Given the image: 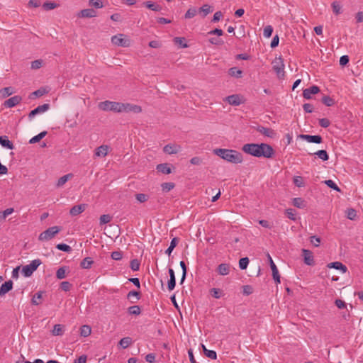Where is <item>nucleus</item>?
Instances as JSON below:
<instances>
[{"label": "nucleus", "mask_w": 363, "mask_h": 363, "mask_svg": "<svg viewBox=\"0 0 363 363\" xmlns=\"http://www.w3.org/2000/svg\"><path fill=\"white\" fill-rule=\"evenodd\" d=\"M242 150L252 156L257 157H265L267 159L273 157L275 154V152L273 147L267 143H247L245 144Z\"/></svg>", "instance_id": "nucleus-1"}, {"label": "nucleus", "mask_w": 363, "mask_h": 363, "mask_svg": "<svg viewBox=\"0 0 363 363\" xmlns=\"http://www.w3.org/2000/svg\"><path fill=\"white\" fill-rule=\"evenodd\" d=\"M213 152L216 155L230 163L240 164L243 161L242 155L235 150L217 148Z\"/></svg>", "instance_id": "nucleus-2"}, {"label": "nucleus", "mask_w": 363, "mask_h": 363, "mask_svg": "<svg viewBox=\"0 0 363 363\" xmlns=\"http://www.w3.org/2000/svg\"><path fill=\"white\" fill-rule=\"evenodd\" d=\"M99 108L104 111H113L114 113H121V102L104 101L100 102L98 105Z\"/></svg>", "instance_id": "nucleus-3"}, {"label": "nucleus", "mask_w": 363, "mask_h": 363, "mask_svg": "<svg viewBox=\"0 0 363 363\" xmlns=\"http://www.w3.org/2000/svg\"><path fill=\"white\" fill-rule=\"evenodd\" d=\"M60 230L61 228L59 226L50 227L40 234L38 240L40 241L50 240L52 239Z\"/></svg>", "instance_id": "nucleus-4"}, {"label": "nucleus", "mask_w": 363, "mask_h": 363, "mask_svg": "<svg viewBox=\"0 0 363 363\" xmlns=\"http://www.w3.org/2000/svg\"><path fill=\"white\" fill-rule=\"evenodd\" d=\"M42 264L40 259H36L30 262V264L25 265L22 268V273L26 277H30L37 268Z\"/></svg>", "instance_id": "nucleus-5"}, {"label": "nucleus", "mask_w": 363, "mask_h": 363, "mask_svg": "<svg viewBox=\"0 0 363 363\" xmlns=\"http://www.w3.org/2000/svg\"><path fill=\"white\" fill-rule=\"evenodd\" d=\"M273 70L277 73V77L281 79L284 77V64L281 57H276L272 62Z\"/></svg>", "instance_id": "nucleus-6"}, {"label": "nucleus", "mask_w": 363, "mask_h": 363, "mask_svg": "<svg viewBox=\"0 0 363 363\" xmlns=\"http://www.w3.org/2000/svg\"><path fill=\"white\" fill-rule=\"evenodd\" d=\"M140 112H142L140 106L130 103H121V113H139Z\"/></svg>", "instance_id": "nucleus-7"}, {"label": "nucleus", "mask_w": 363, "mask_h": 363, "mask_svg": "<svg viewBox=\"0 0 363 363\" xmlns=\"http://www.w3.org/2000/svg\"><path fill=\"white\" fill-rule=\"evenodd\" d=\"M111 43L115 45L123 48H126L130 45L129 39L126 38L123 34H118L112 36Z\"/></svg>", "instance_id": "nucleus-8"}, {"label": "nucleus", "mask_w": 363, "mask_h": 363, "mask_svg": "<svg viewBox=\"0 0 363 363\" xmlns=\"http://www.w3.org/2000/svg\"><path fill=\"white\" fill-rule=\"evenodd\" d=\"M50 108V105L48 104H44L43 105L38 106L35 109L32 110L28 114V118L31 120L35 116L39 113H44L47 111Z\"/></svg>", "instance_id": "nucleus-9"}, {"label": "nucleus", "mask_w": 363, "mask_h": 363, "mask_svg": "<svg viewBox=\"0 0 363 363\" xmlns=\"http://www.w3.org/2000/svg\"><path fill=\"white\" fill-rule=\"evenodd\" d=\"M255 128L257 130V131H258L261 134H262L264 136H267L268 138H273L276 135L275 131L272 128H265V127H263L261 125H258V126L255 127Z\"/></svg>", "instance_id": "nucleus-10"}, {"label": "nucleus", "mask_w": 363, "mask_h": 363, "mask_svg": "<svg viewBox=\"0 0 363 363\" xmlns=\"http://www.w3.org/2000/svg\"><path fill=\"white\" fill-rule=\"evenodd\" d=\"M300 138L306 140L308 143H321L323 142V138L320 135H304L301 134L298 136Z\"/></svg>", "instance_id": "nucleus-11"}, {"label": "nucleus", "mask_w": 363, "mask_h": 363, "mask_svg": "<svg viewBox=\"0 0 363 363\" xmlns=\"http://www.w3.org/2000/svg\"><path fill=\"white\" fill-rule=\"evenodd\" d=\"M22 100V97L20 96H14L4 102V106L6 108H12L18 105Z\"/></svg>", "instance_id": "nucleus-12"}, {"label": "nucleus", "mask_w": 363, "mask_h": 363, "mask_svg": "<svg viewBox=\"0 0 363 363\" xmlns=\"http://www.w3.org/2000/svg\"><path fill=\"white\" fill-rule=\"evenodd\" d=\"M181 150V146L177 144H167L163 147V151L169 155L177 154Z\"/></svg>", "instance_id": "nucleus-13"}, {"label": "nucleus", "mask_w": 363, "mask_h": 363, "mask_svg": "<svg viewBox=\"0 0 363 363\" xmlns=\"http://www.w3.org/2000/svg\"><path fill=\"white\" fill-rule=\"evenodd\" d=\"M225 101L232 106H239L242 103V97L238 94L228 96L225 99Z\"/></svg>", "instance_id": "nucleus-14"}, {"label": "nucleus", "mask_w": 363, "mask_h": 363, "mask_svg": "<svg viewBox=\"0 0 363 363\" xmlns=\"http://www.w3.org/2000/svg\"><path fill=\"white\" fill-rule=\"evenodd\" d=\"M302 253L304 257V262L306 264L309 266H313L315 264L313 255L311 251L303 249Z\"/></svg>", "instance_id": "nucleus-15"}, {"label": "nucleus", "mask_w": 363, "mask_h": 363, "mask_svg": "<svg viewBox=\"0 0 363 363\" xmlns=\"http://www.w3.org/2000/svg\"><path fill=\"white\" fill-rule=\"evenodd\" d=\"M109 147L106 145H102L95 149L94 157H104L108 155Z\"/></svg>", "instance_id": "nucleus-16"}, {"label": "nucleus", "mask_w": 363, "mask_h": 363, "mask_svg": "<svg viewBox=\"0 0 363 363\" xmlns=\"http://www.w3.org/2000/svg\"><path fill=\"white\" fill-rule=\"evenodd\" d=\"M320 91V89L317 86H312L308 89H306L303 91V96L306 99H310L312 94H318Z\"/></svg>", "instance_id": "nucleus-17"}, {"label": "nucleus", "mask_w": 363, "mask_h": 363, "mask_svg": "<svg viewBox=\"0 0 363 363\" xmlns=\"http://www.w3.org/2000/svg\"><path fill=\"white\" fill-rule=\"evenodd\" d=\"M12 289L13 281L11 280L5 281L0 287V296L2 297L5 296V294L10 291Z\"/></svg>", "instance_id": "nucleus-18"}, {"label": "nucleus", "mask_w": 363, "mask_h": 363, "mask_svg": "<svg viewBox=\"0 0 363 363\" xmlns=\"http://www.w3.org/2000/svg\"><path fill=\"white\" fill-rule=\"evenodd\" d=\"M0 145L9 150L14 149L13 143L9 140V138L6 135L0 136Z\"/></svg>", "instance_id": "nucleus-19"}, {"label": "nucleus", "mask_w": 363, "mask_h": 363, "mask_svg": "<svg viewBox=\"0 0 363 363\" xmlns=\"http://www.w3.org/2000/svg\"><path fill=\"white\" fill-rule=\"evenodd\" d=\"M328 268H334L335 269L340 270L343 274L346 273L347 268L340 262H333L328 264Z\"/></svg>", "instance_id": "nucleus-20"}, {"label": "nucleus", "mask_w": 363, "mask_h": 363, "mask_svg": "<svg viewBox=\"0 0 363 363\" xmlns=\"http://www.w3.org/2000/svg\"><path fill=\"white\" fill-rule=\"evenodd\" d=\"M143 5L153 11H160L162 9V7L160 4L150 1H144Z\"/></svg>", "instance_id": "nucleus-21"}, {"label": "nucleus", "mask_w": 363, "mask_h": 363, "mask_svg": "<svg viewBox=\"0 0 363 363\" xmlns=\"http://www.w3.org/2000/svg\"><path fill=\"white\" fill-rule=\"evenodd\" d=\"M79 16L82 18H93L96 16V12L92 9H86L80 11Z\"/></svg>", "instance_id": "nucleus-22"}, {"label": "nucleus", "mask_w": 363, "mask_h": 363, "mask_svg": "<svg viewBox=\"0 0 363 363\" xmlns=\"http://www.w3.org/2000/svg\"><path fill=\"white\" fill-rule=\"evenodd\" d=\"M217 272L220 275H228L230 272V266L228 264L222 263L217 267Z\"/></svg>", "instance_id": "nucleus-23"}, {"label": "nucleus", "mask_w": 363, "mask_h": 363, "mask_svg": "<svg viewBox=\"0 0 363 363\" xmlns=\"http://www.w3.org/2000/svg\"><path fill=\"white\" fill-rule=\"evenodd\" d=\"M85 210V205L80 204L74 206L69 211V213L72 216H75L81 213H82Z\"/></svg>", "instance_id": "nucleus-24"}, {"label": "nucleus", "mask_w": 363, "mask_h": 363, "mask_svg": "<svg viewBox=\"0 0 363 363\" xmlns=\"http://www.w3.org/2000/svg\"><path fill=\"white\" fill-rule=\"evenodd\" d=\"M157 170L165 174H169L172 172V169L167 163L158 164L157 166Z\"/></svg>", "instance_id": "nucleus-25"}, {"label": "nucleus", "mask_w": 363, "mask_h": 363, "mask_svg": "<svg viewBox=\"0 0 363 363\" xmlns=\"http://www.w3.org/2000/svg\"><path fill=\"white\" fill-rule=\"evenodd\" d=\"M47 93H48V90L45 88L41 87V88L38 89V90L32 92L30 95V98L34 99V98L41 97Z\"/></svg>", "instance_id": "nucleus-26"}, {"label": "nucleus", "mask_w": 363, "mask_h": 363, "mask_svg": "<svg viewBox=\"0 0 363 363\" xmlns=\"http://www.w3.org/2000/svg\"><path fill=\"white\" fill-rule=\"evenodd\" d=\"M42 294L43 291H38L35 294L31 299V303L33 305L38 306L42 303Z\"/></svg>", "instance_id": "nucleus-27"}, {"label": "nucleus", "mask_w": 363, "mask_h": 363, "mask_svg": "<svg viewBox=\"0 0 363 363\" xmlns=\"http://www.w3.org/2000/svg\"><path fill=\"white\" fill-rule=\"evenodd\" d=\"M213 11L212 7L208 4H204L200 9L199 12L202 13V16L205 17Z\"/></svg>", "instance_id": "nucleus-28"}, {"label": "nucleus", "mask_w": 363, "mask_h": 363, "mask_svg": "<svg viewBox=\"0 0 363 363\" xmlns=\"http://www.w3.org/2000/svg\"><path fill=\"white\" fill-rule=\"evenodd\" d=\"M91 333V328L88 325H84L80 328V335L82 337H86L90 335Z\"/></svg>", "instance_id": "nucleus-29"}, {"label": "nucleus", "mask_w": 363, "mask_h": 363, "mask_svg": "<svg viewBox=\"0 0 363 363\" xmlns=\"http://www.w3.org/2000/svg\"><path fill=\"white\" fill-rule=\"evenodd\" d=\"M179 241V240L178 238H174L170 242V245L166 250L165 253L167 254L169 256H170L174 248L178 245Z\"/></svg>", "instance_id": "nucleus-30"}, {"label": "nucleus", "mask_w": 363, "mask_h": 363, "mask_svg": "<svg viewBox=\"0 0 363 363\" xmlns=\"http://www.w3.org/2000/svg\"><path fill=\"white\" fill-rule=\"evenodd\" d=\"M94 261L91 257H86L80 263V267L82 269H89L91 268Z\"/></svg>", "instance_id": "nucleus-31"}, {"label": "nucleus", "mask_w": 363, "mask_h": 363, "mask_svg": "<svg viewBox=\"0 0 363 363\" xmlns=\"http://www.w3.org/2000/svg\"><path fill=\"white\" fill-rule=\"evenodd\" d=\"M242 70L238 69L235 67H231L228 70L229 75H230L231 77H236V78L242 77Z\"/></svg>", "instance_id": "nucleus-32"}, {"label": "nucleus", "mask_w": 363, "mask_h": 363, "mask_svg": "<svg viewBox=\"0 0 363 363\" xmlns=\"http://www.w3.org/2000/svg\"><path fill=\"white\" fill-rule=\"evenodd\" d=\"M131 343L132 339L130 337H123L119 341V345L123 349L128 347Z\"/></svg>", "instance_id": "nucleus-33"}, {"label": "nucleus", "mask_w": 363, "mask_h": 363, "mask_svg": "<svg viewBox=\"0 0 363 363\" xmlns=\"http://www.w3.org/2000/svg\"><path fill=\"white\" fill-rule=\"evenodd\" d=\"M47 135V131H43L38 134L37 135L33 137L30 140V144H34L38 142H39L40 140H42L45 135Z\"/></svg>", "instance_id": "nucleus-34"}, {"label": "nucleus", "mask_w": 363, "mask_h": 363, "mask_svg": "<svg viewBox=\"0 0 363 363\" xmlns=\"http://www.w3.org/2000/svg\"><path fill=\"white\" fill-rule=\"evenodd\" d=\"M293 205L299 208H303L306 207L305 201L302 198H294L293 199Z\"/></svg>", "instance_id": "nucleus-35"}, {"label": "nucleus", "mask_w": 363, "mask_h": 363, "mask_svg": "<svg viewBox=\"0 0 363 363\" xmlns=\"http://www.w3.org/2000/svg\"><path fill=\"white\" fill-rule=\"evenodd\" d=\"M173 40L175 44L179 45L182 48H188V45L186 43V39L184 38L175 37Z\"/></svg>", "instance_id": "nucleus-36"}, {"label": "nucleus", "mask_w": 363, "mask_h": 363, "mask_svg": "<svg viewBox=\"0 0 363 363\" xmlns=\"http://www.w3.org/2000/svg\"><path fill=\"white\" fill-rule=\"evenodd\" d=\"M72 177V174H67L62 176V177H60L58 179V181L57 182V187L62 186L68 181V179Z\"/></svg>", "instance_id": "nucleus-37"}, {"label": "nucleus", "mask_w": 363, "mask_h": 363, "mask_svg": "<svg viewBox=\"0 0 363 363\" xmlns=\"http://www.w3.org/2000/svg\"><path fill=\"white\" fill-rule=\"evenodd\" d=\"M202 345L204 354H206V357H208V358H210L211 359H216L217 354L215 351L207 350L203 345Z\"/></svg>", "instance_id": "nucleus-38"}, {"label": "nucleus", "mask_w": 363, "mask_h": 363, "mask_svg": "<svg viewBox=\"0 0 363 363\" xmlns=\"http://www.w3.org/2000/svg\"><path fill=\"white\" fill-rule=\"evenodd\" d=\"M63 325L60 324H56L53 327V330L52 331V333L53 335H62L63 334L64 330H63Z\"/></svg>", "instance_id": "nucleus-39"}, {"label": "nucleus", "mask_w": 363, "mask_h": 363, "mask_svg": "<svg viewBox=\"0 0 363 363\" xmlns=\"http://www.w3.org/2000/svg\"><path fill=\"white\" fill-rule=\"evenodd\" d=\"M13 93V88L11 86L5 87L0 90V94H1L2 98H6L9 96Z\"/></svg>", "instance_id": "nucleus-40"}, {"label": "nucleus", "mask_w": 363, "mask_h": 363, "mask_svg": "<svg viewBox=\"0 0 363 363\" xmlns=\"http://www.w3.org/2000/svg\"><path fill=\"white\" fill-rule=\"evenodd\" d=\"M315 155H317L320 159L323 161H327L329 159V156L328 152L324 150H320L314 153Z\"/></svg>", "instance_id": "nucleus-41"}, {"label": "nucleus", "mask_w": 363, "mask_h": 363, "mask_svg": "<svg viewBox=\"0 0 363 363\" xmlns=\"http://www.w3.org/2000/svg\"><path fill=\"white\" fill-rule=\"evenodd\" d=\"M66 267H62L57 270L56 277L58 279H62L66 277Z\"/></svg>", "instance_id": "nucleus-42"}, {"label": "nucleus", "mask_w": 363, "mask_h": 363, "mask_svg": "<svg viewBox=\"0 0 363 363\" xmlns=\"http://www.w3.org/2000/svg\"><path fill=\"white\" fill-rule=\"evenodd\" d=\"M174 183L173 182H164L161 184V187L163 191L168 192L174 188Z\"/></svg>", "instance_id": "nucleus-43"}, {"label": "nucleus", "mask_w": 363, "mask_h": 363, "mask_svg": "<svg viewBox=\"0 0 363 363\" xmlns=\"http://www.w3.org/2000/svg\"><path fill=\"white\" fill-rule=\"evenodd\" d=\"M128 311L131 315H139L141 313L140 307L138 305L133 306L128 308Z\"/></svg>", "instance_id": "nucleus-44"}, {"label": "nucleus", "mask_w": 363, "mask_h": 363, "mask_svg": "<svg viewBox=\"0 0 363 363\" xmlns=\"http://www.w3.org/2000/svg\"><path fill=\"white\" fill-rule=\"evenodd\" d=\"M58 5L55 2L46 1L43 4V8L46 10H52L57 8Z\"/></svg>", "instance_id": "nucleus-45"}, {"label": "nucleus", "mask_w": 363, "mask_h": 363, "mask_svg": "<svg viewBox=\"0 0 363 363\" xmlns=\"http://www.w3.org/2000/svg\"><path fill=\"white\" fill-rule=\"evenodd\" d=\"M322 102L327 106H332L335 104V101L329 96H324L322 98Z\"/></svg>", "instance_id": "nucleus-46"}, {"label": "nucleus", "mask_w": 363, "mask_h": 363, "mask_svg": "<svg viewBox=\"0 0 363 363\" xmlns=\"http://www.w3.org/2000/svg\"><path fill=\"white\" fill-rule=\"evenodd\" d=\"M56 247L59 250H61V251H63V252H69L72 251V247L70 246H69L68 245L65 244V243L57 244Z\"/></svg>", "instance_id": "nucleus-47"}, {"label": "nucleus", "mask_w": 363, "mask_h": 363, "mask_svg": "<svg viewBox=\"0 0 363 363\" xmlns=\"http://www.w3.org/2000/svg\"><path fill=\"white\" fill-rule=\"evenodd\" d=\"M324 183L330 188L340 192V189L338 187V186L331 179L325 180Z\"/></svg>", "instance_id": "nucleus-48"}, {"label": "nucleus", "mask_w": 363, "mask_h": 363, "mask_svg": "<svg viewBox=\"0 0 363 363\" xmlns=\"http://www.w3.org/2000/svg\"><path fill=\"white\" fill-rule=\"evenodd\" d=\"M89 5L96 9H101L104 6L101 0H89Z\"/></svg>", "instance_id": "nucleus-49"}, {"label": "nucleus", "mask_w": 363, "mask_h": 363, "mask_svg": "<svg viewBox=\"0 0 363 363\" xmlns=\"http://www.w3.org/2000/svg\"><path fill=\"white\" fill-rule=\"evenodd\" d=\"M347 218L350 220H355L357 218V211L354 208L347 209Z\"/></svg>", "instance_id": "nucleus-50"}, {"label": "nucleus", "mask_w": 363, "mask_h": 363, "mask_svg": "<svg viewBox=\"0 0 363 363\" xmlns=\"http://www.w3.org/2000/svg\"><path fill=\"white\" fill-rule=\"evenodd\" d=\"M249 259L248 257H243V258H241L240 260H239V267L241 269H245L247 267V265L249 264Z\"/></svg>", "instance_id": "nucleus-51"}, {"label": "nucleus", "mask_w": 363, "mask_h": 363, "mask_svg": "<svg viewBox=\"0 0 363 363\" xmlns=\"http://www.w3.org/2000/svg\"><path fill=\"white\" fill-rule=\"evenodd\" d=\"M197 13L196 8H190L185 13V18H191L194 17Z\"/></svg>", "instance_id": "nucleus-52"}, {"label": "nucleus", "mask_w": 363, "mask_h": 363, "mask_svg": "<svg viewBox=\"0 0 363 363\" xmlns=\"http://www.w3.org/2000/svg\"><path fill=\"white\" fill-rule=\"evenodd\" d=\"M273 32V28L272 26H267L264 28L263 35L265 38L271 37Z\"/></svg>", "instance_id": "nucleus-53"}, {"label": "nucleus", "mask_w": 363, "mask_h": 363, "mask_svg": "<svg viewBox=\"0 0 363 363\" xmlns=\"http://www.w3.org/2000/svg\"><path fill=\"white\" fill-rule=\"evenodd\" d=\"M267 257H268V259H269L270 268H271V269L272 271V274H274V273L278 272H279L278 269H277L276 264H274V262H273L272 258V257L270 256V255L269 253L267 254Z\"/></svg>", "instance_id": "nucleus-54"}, {"label": "nucleus", "mask_w": 363, "mask_h": 363, "mask_svg": "<svg viewBox=\"0 0 363 363\" xmlns=\"http://www.w3.org/2000/svg\"><path fill=\"white\" fill-rule=\"evenodd\" d=\"M140 263L137 259L130 261V268L133 271H138L140 269Z\"/></svg>", "instance_id": "nucleus-55"}, {"label": "nucleus", "mask_w": 363, "mask_h": 363, "mask_svg": "<svg viewBox=\"0 0 363 363\" xmlns=\"http://www.w3.org/2000/svg\"><path fill=\"white\" fill-rule=\"evenodd\" d=\"M43 61L42 60H36L31 62V68L33 69H40L43 65Z\"/></svg>", "instance_id": "nucleus-56"}, {"label": "nucleus", "mask_w": 363, "mask_h": 363, "mask_svg": "<svg viewBox=\"0 0 363 363\" xmlns=\"http://www.w3.org/2000/svg\"><path fill=\"white\" fill-rule=\"evenodd\" d=\"M135 198L140 203H144L148 200L149 196L145 194H137Z\"/></svg>", "instance_id": "nucleus-57"}, {"label": "nucleus", "mask_w": 363, "mask_h": 363, "mask_svg": "<svg viewBox=\"0 0 363 363\" xmlns=\"http://www.w3.org/2000/svg\"><path fill=\"white\" fill-rule=\"evenodd\" d=\"M294 183L298 187H303V186H304V183L303 182V179L300 176L294 177Z\"/></svg>", "instance_id": "nucleus-58"}, {"label": "nucleus", "mask_w": 363, "mask_h": 363, "mask_svg": "<svg viewBox=\"0 0 363 363\" xmlns=\"http://www.w3.org/2000/svg\"><path fill=\"white\" fill-rule=\"evenodd\" d=\"M310 242L315 247H318L320 243V238L319 237L315 236V235L311 236L310 237Z\"/></svg>", "instance_id": "nucleus-59"}, {"label": "nucleus", "mask_w": 363, "mask_h": 363, "mask_svg": "<svg viewBox=\"0 0 363 363\" xmlns=\"http://www.w3.org/2000/svg\"><path fill=\"white\" fill-rule=\"evenodd\" d=\"M286 214L289 219H291L292 220H296V213H295V211L294 209H292V208L286 209Z\"/></svg>", "instance_id": "nucleus-60"}, {"label": "nucleus", "mask_w": 363, "mask_h": 363, "mask_svg": "<svg viewBox=\"0 0 363 363\" xmlns=\"http://www.w3.org/2000/svg\"><path fill=\"white\" fill-rule=\"evenodd\" d=\"M111 218L109 215H108V214L102 215L100 217V224L102 225V224L108 223L111 221Z\"/></svg>", "instance_id": "nucleus-61"}, {"label": "nucleus", "mask_w": 363, "mask_h": 363, "mask_svg": "<svg viewBox=\"0 0 363 363\" xmlns=\"http://www.w3.org/2000/svg\"><path fill=\"white\" fill-rule=\"evenodd\" d=\"M332 7H333V11L335 13V14H340L341 13V6H340V4L338 3H337L336 1L333 2L332 4Z\"/></svg>", "instance_id": "nucleus-62"}, {"label": "nucleus", "mask_w": 363, "mask_h": 363, "mask_svg": "<svg viewBox=\"0 0 363 363\" xmlns=\"http://www.w3.org/2000/svg\"><path fill=\"white\" fill-rule=\"evenodd\" d=\"M111 257L114 260H121L122 259L123 255L120 251H114L111 253Z\"/></svg>", "instance_id": "nucleus-63"}, {"label": "nucleus", "mask_w": 363, "mask_h": 363, "mask_svg": "<svg viewBox=\"0 0 363 363\" xmlns=\"http://www.w3.org/2000/svg\"><path fill=\"white\" fill-rule=\"evenodd\" d=\"M71 287L72 284L69 281H62L60 284V288L65 291H69Z\"/></svg>", "instance_id": "nucleus-64"}]
</instances>
